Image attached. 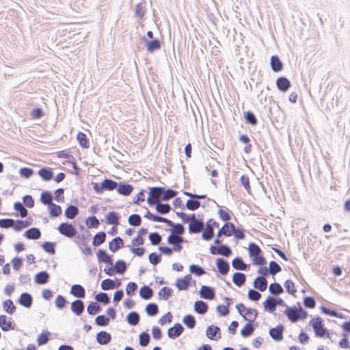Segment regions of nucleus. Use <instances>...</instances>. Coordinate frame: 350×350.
I'll use <instances>...</instances> for the list:
<instances>
[{
	"instance_id": "obj_1",
	"label": "nucleus",
	"mask_w": 350,
	"mask_h": 350,
	"mask_svg": "<svg viewBox=\"0 0 350 350\" xmlns=\"http://www.w3.org/2000/svg\"><path fill=\"white\" fill-rule=\"evenodd\" d=\"M144 217L153 221L162 222L165 224L167 226L172 227L173 228L172 230H174V234H183L185 232V228L183 224H174L167 218L151 213L148 209L146 213L144 215Z\"/></svg>"
},
{
	"instance_id": "obj_2",
	"label": "nucleus",
	"mask_w": 350,
	"mask_h": 350,
	"mask_svg": "<svg viewBox=\"0 0 350 350\" xmlns=\"http://www.w3.org/2000/svg\"><path fill=\"white\" fill-rule=\"evenodd\" d=\"M248 252L254 265H264L266 264L265 258L261 255L262 250L257 244L253 242L250 243L248 246Z\"/></svg>"
},
{
	"instance_id": "obj_3",
	"label": "nucleus",
	"mask_w": 350,
	"mask_h": 350,
	"mask_svg": "<svg viewBox=\"0 0 350 350\" xmlns=\"http://www.w3.org/2000/svg\"><path fill=\"white\" fill-rule=\"evenodd\" d=\"M309 325L312 327L317 337L323 338L327 336V338H330L327 329L324 327L323 320L320 317L313 318Z\"/></svg>"
},
{
	"instance_id": "obj_4",
	"label": "nucleus",
	"mask_w": 350,
	"mask_h": 350,
	"mask_svg": "<svg viewBox=\"0 0 350 350\" xmlns=\"http://www.w3.org/2000/svg\"><path fill=\"white\" fill-rule=\"evenodd\" d=\"M236 308L239 314L241 315L245 320L248 321H251V322L256 320L258 312L255 309L246 308L244 304L241 303L237 304Z\"/></svg>"
},
{
	"instance_id": "obj_5",
	"label": "nucleus",
	"mask_w": 350,
	"mask_h": 350,
	"mask_svg": "<svg viewBox=\"0 0 350 350\" xmlns=\"http://www.w3.org/2000/svg\"><path fill=\"white\" fill-rule=\"evenodd\" d=\"M57 230L61 234L70 239L75 237L77 234V230L74 226L68 222L60 224L57 228Z\"/></svg>"
},
{
	"instance_id": "obj_6",
	"label": "nucleus",
	"mask_w": 350,
	"mask_h": 350,
	"mask_svg": "<svg viewBox=\"0 0 350 350\" xmlns=\"http://www.w3.org/2000/svg\"><path fill=\"white\" fill-rule=\"evenodd\" d=\"M213 226L219 227V223L214 221L213 219H210L206 224V227H204V230L202 234V238L204 241H210L214 236Z\"/></svg>"
},
{
	"instance_id": "obj_7",
	"label": "nucleus",
	"mask_w": 350,
	"mask_h": 350,
	"mask_svg": "<svg viewBox=\"0 0 350 350\" xmlns=\"http://www.w3.org/2000/svg\"><path fill=\"white\" fill-rule=\"evenodd\" d=\"M218 247L211 245L210 247V252L213 255H221L226 257H228L232 254V250L228 245L225 244L217 245Z\"/></svg>"
},
{
	"instance_id": "obj_8",
	"label": "nucleus",
	"mask_w": 350,
	"mask_h": 350,
	"mask_svg": "<svg viewBox=\"0 0 350 350\" xmlns=\"http://www.w3.org/2000/svg\"><path fill=\"white\" fill-rule=\"evenodd\" d=\"M298 306L300 304L298 303ZM299 306H286L284 314L291 323H296L299 321Z\"/></svg>"
},
{
	"instance_id": "obj_9",
	"label": "nucleus",
	"mask_w": 350,
	"mask_h": 350,
	"mask_svg": "<svg viewBox=\"0 0 350 350\" xmlns=\"http://www.w3.org/2000/svg\"><path fill=\"white\" fill-rule=\"evenodd\" d=\"M200 296L202 299L212 300L215 297V289L211 286L203 285L200 291Z\"/></svg>"
},
{
	"instance_id": "obj_10",
	"label": "nucleus",
	"mask_w": 350,
	"mask_h": 350,
	"mask_svg": "<svg viewBox=\"0 0 350 350\" xmlns=\"http://www.w3.org/2000/svg\"><path fill=\"white\" fill-rule=\"evenodd\" d=\"M204 224L202 219L191 220L189 224V232L190 234H198L203 231Z\"/></svg>"
},
{
	"instance_id": "obj_11",
	"label": "nucleus",
	"mask_w": 350,
	"mask_h": 350,
	"mask_svg": "<svg viewBox=\"0 0 350 350\" xmlns=\"http://www.w3.org/2000/svg\"><path fill=\"white\" fill-rule=\"evenodd\" d=\"M183 326L180 323H176L173 327H171L167 329V336L170 338L175 339L180 336L183 334Z\"/></svg>"
},
{
	"instance_id": "obj_12",
	"label": "nucleus",
	"mask_w": 350,
	"mask_h": 350,
	"mask_svg": "<svg viewBox=\"0 0 350 350\" xmlns=\"http://www.w3.org/2000/svg\"><path fill=\"white\" fill-rule=\"evenodd\" d=\"M142 40L146 43L147 51L149 53H152L161 48V42L158 39H152V40H150L146 37L144 36L142 37Z\"/></svg>"
},
{
	"instance_id": "obj_13",
	"label": "nucleus",
	"mask_w": 350,
	"mask_h": 350,
	"mask_svg": "<svg viewBox=\"0 0 350 350\" xmlns=\"http://www.w3.org/2000/svg\"><path fill=\"white\" fill-rule=\"evenodd\" d=\"M284 327L282 325H278L275 327L269 329L270 336L275 341H281L283 339V332Z\"/></svg>"
},
{
	"instance_id": "obj_14",
	"label": "nucleus",
	"mask_w": 350,
	"mask_h": 350,
	"mask_svg": "<svg viewBox=\"0 0 350 350\" xmlns=\"http://www.w3.org/2000/svg\"><path fill=\"white\" fill-rule=\"evenodd\" d=\"M276 86L280 91L286 92L291 86V83L286 77H280L276 80Z\"/></svg>"
},
{
	"instance_id": "obj_15",
	"label": "nucleus",
	"mask_w": 350,
	"mask_h": 350,
	"mask_svg": "<svg viewBox=\"0 0 350 350\" xmlns=\"http://www.w3.org/2000/svg\"><path fill=\"white\" fill-rule=\"evenodd\" d=\"M96 254L99 262L106 263L109 265H113L112 256L108 254L105 250L99 249Z\"/></svg>"
},
{
	"instance_id": "obj_16",
	"label": "nucleus",
	"mask_w": 350,
	"mask_h": 350,
	"mask_svg": "<svg viewBox=\"0 0 350 350\" xmlns=\"http://www.w3.org/2000/svg\"><path fill=\"white\" fill-rule=\"evenodd\" d=\"M191 280V276L189 274L183 278H178L176 282V286L180 291L187 290L189 286Z\"/></svg>"
},
{
	"instance_id": "obj_17",
	"label": "nucleus",
	"mask_w": 350,
	"mask_h": 350,
	"mask_svg": "<svg viewBox=\"0 0 350 350\" xmlns=\"http://www.w3.org/2000/svg\"><path fill=\"white\" fill-rule=\"evenodd\" d=\"M216 266L219 272L223 275H227L230 270V265L228 262L221 258L217 260Z\"/></svg>"
},
{
	"instance_id": "obj_18",
	"label": "nucleus",
	"mask_w": 350,
	"mask_h": 350,
	"mask_svg": "<svg viewBox=\"0 0 350 350\" xmlns=\"http://www.w3.org/2000/svg\"><path fill=\"white\" fill-rule=\"evenodd\" d=\"M234 231V224L227 222L223 225L221 228L217 232V236L221 237L225 235L226 237H230L232 235Z\"/></svg>"
},
{
	"instance_id": "obj_19",
	"label": "nucleus",
	"mask_w": 350,
	"mask_h": 350,
	"mask_svg": "<svg viewBox=\"0 0 350 350\" xmlns=\"http://www.w3.org/2000/svg\"><path fill=\"white\" fill-rule=\"evenodd\" d=\"M18 302L25 308H29L33 303V298L29 293H23L18 298Z\"/></svg>"
},
{
	"instance_id": "obj_20",
	"label": "nucleus",
	"mask_w": 350,
	"mask_h": 350,
	"mask_svg": "<svg viewBox=\"0 0 350 350\" xmlns=\"http://www.w3.org/2000/svg\"><path fill=\"white\" fill-rule=\"evenodd\" d=\"M133 190V187L123 182H120L118 184L117 191L119 194L122 196H129Z\"/></svg>"
},
{
	"instance_id": "obj_21",
	"label": "nucleus",
	"mask_w": 350,
	"mask_h": 350,
	"mask_svg": "<svg viewBox=\"0 0 350 350\" xmlns=\"http://www.w3.org/2000/svg\"><path fill=\"white\" fill-rule=\"evenodd\" d=\"M70 309L73 313L80 316L84 311V303L81 299H76L72 302Z\"/></svg>"
},
{
	"instance_id": "obj_22",
	"label": "nucleus",
	"mask_w": 350,
	"mask_h": 350,
	"mask_svg": "<svg viewBox=\"0 0 350 350\" xmlns=\"http://www.w3.org/2000/svg\"><path fill=\"white\" fill-rule=\"evenodd\" d=\"M254 287L258 291L263 292L267 289V281L262 275H259L254 281Z\"/></svg>"
},
{
	"instance_id": "obj_23",
	"label": "nucleus",
	"mask_w": 350,
	"mask_h": 350,
	"mask_svg": "<svg viewBox=\"0 0 350 350\" xmlns=\"http://www.w3.org/2000/svg\"><path fill=\"white\" fill-rule=\"evenodd\" d=\"M270 65L272 70L275 72H278L283 69V63L278 55L271 57Z\"/></svg>"
},
{
	"instance_id": "obj_24",
	"label": "nucleus",
	"mask_w": 350,
	"mask_h": 350,
	"mask_svg": "<svg viewBox=\"0 0 350 350\" xmlns=\"http://www.w3.org/2000/svg\"><path fill=\"white\" fill-rule=\"evenodd\" d=\"M123 247L124 241L120 237H115L109 243V249L112 252H116Z\"/></svg>"
},
{
	"instance_id": "obj_25",
	"label": "nucleus",
	"mask_w": 350,
	"mask_h": 350,
	"mask_svg": "<svg viewBox=\"0 0 350 350\" xmlns=\"http://www.w3.org/2000/svg\"><path fill=\"white\" fill-rule=\"evenodd\" d=\"M111 340V336L105 331H100L96 335V341L100 345H107Z\"/></svg>"
},
{
	"instance_id": "obj_26",
	"label": "nucleus",
	"mask_w": 350,
	"mask_h": 350,
	"mask_svg": "<svg viewBox=\"0 0 350 350\" xmlns=\"http://www.w3.org/2000/svg\"><path fill=\"white\" fill-rule=\"evenodd\" d=\"M70 293L77 298H84L85 296V288L80 284H74L70 289Z\"/></svg>"
},
{
	"instance_id": "obj_27",
	"label": "nucleus",
	"mask_w": 350,
	"mask_h": 350,
	"mask_svg": "<svg viewBox=\"0 0 350 350\" xmlns=\"http://www.w3.org/2000/svg\"><path fill=\"white\" fill-rule=\"evenodd\" d=\"M49 278L50 275L47 271H40L35 275V282L38 284L42 285L48 282Z\"/></svg>"
},
{
	"instance_id": "obj_28",
	"label": "nucleus",
	"mask_w": 350,
	"mask_h": 350,
	"mask_svg": "<svg viewBox=\"0 0 350 350\" xmlns=\"http://www.w3.org/2000/svg\"><path fill=\"white\" fill-rule=\"evenodd\" d=\"M40 178L44 181H49L52 179L53 172L50 167H42L38 172Z\"/></svg>"
},
{
	"instance_id": "obj_29",
	"label": "nucleus",
	"mask_w": 350,
	"mask_h": 350,
	"mask_svg": "<svg viewBox=\"0 0 350 350\" xmlns=\"http://www.w3.org/2000/svg\"><path fill=\"white\" fill-rule=\"evenodd\" d=\"M0 327L3 331H9L14 329V325L11 321L7 320L5 315H0Z\"/></svg>"
},
{
	"instance_id": "obj_30",
	"label": "nucleus",
	"mask_w": 350,
	"mask_h": 350,
	"mask_svg": "<svg viewBox=\"0 0 350 350\" xmlns=\"http://www.w3.org/2000/svg\"><path fill=\"white\" fill-rule=\"evenodd\" d=\"M153 290L147 285L142 286L139 289V296L145 300L150 299L153 296Z\"/></svg>"
},
{
	"instance_id": "obj_31",
	"label": "nucleus",
	"mask_w": 350,
	"mask_h": 350,
	"mask_svg": "<svg viewBox=\"0 0 350 350\" xmlns=\"http://www.w3.org/2000/svg\"><path fill=\"white\" fill-rule=\"evenodd\" d=\"M24 235L28 239L36 240L40 238L41 232L37 228H31L25 231Z\"/></svg>"
},
{
	"instance_id": "obj_32",
	"label": "nucleus",
	"mask_w": 350,
	"mask_h": 350,
	"mask_svg": "<svg viewBox=\"0 0 350 350\" xmlns=\"http://www.w3.org/2000/svg\"><path fill=\"white\" fill-rule=\"evenodd\" d=\"M208 308V304L204 301L198 300L194 304V310L199 314H205Z\"/></svg>"
},
{
	"instance_id": "obj_33",
	"label": "nucleus",
	"mask_w": 350,
	"mask_h": 350,
	"mask_svg": "<svg viewBox=\"0 0 350 350\" xmlns=\"http://www.w3.org/2000/svg\"><path fill=\"white\" fill-rule=\"evenodd\" d=\"M232 266L234 269L239 271H245L248 267L241 257L234 258L232 261Z\"/></svg>"
},
{
	"instance_id": "obj_34",
	"label": "nucleus",
	"mask_w": 350,
	"mask_h": 350,
	"mask_svg": "<svg viewBox=\"0 0 350 350\" xmlns=\"http://www.w3.org/2000/svg\"><path fill=\"white\" fill-rule=\"evenodd\" d=\"M245 280L246 276L244 273L241 272H235L233 274L232 282L236 286L239 287L243 286L245 284Z\"/></svg>"
},
{
	"instance_id": "obj_35",
	"label": "nucleus",
	"mask_w": 350,
	"mask_h": 350,
	"mask_svg": "<svg viewBox=\"0 0 350 350\" xmlns=\"http://www.w3.org/2000/svg\"><path fill=\"white\" fill-rule=\"evenodd\" d=\"M167 241L169 244H182L185 242V239L182 237V234H174V230H172L171 234L167 237Z\"/></svg>"
},
{
	"instance_id": "obj_36",
	"label": "nucleus",
	"mask_w": 350,
	"mask_h": 350,
	"mask_svg": "<svg viewBox=\"0 0 350 350\" xmlns=\"http://www.w3.org/2000/svg\"><path fill=\"white\" fill-rule=\"evenodd\" d=\"M113 269L116 273L122 275L127 269V265L124 260H118L116 262Z\"/></svg>"
},
{
	"instance_id": "obj_37",
	"label": "nucleus",
	"mask_w": 350,
	"mask_h": 350,
	"mask_svg": "<svg viewBox=\"0 0 350 350\" xmlns=\"http://www.w3.org/2000/svg\"><path fill=\"white\" fill-rule=\"evenodd\" d=\"M48 209L49 211V217L54 218L60 215L62 213V208L59 205L55 204L54 203L51 204L48 206Z\"/></svg>"
},
{
	"instance_id": "obj_38",
	"label": "nucleus",
	"mask_w": 350,
	"mask_h": 350,
	"mask_svg": "<svg viewBox=\"0 0 350 350\" xmlns=\"http://www.w3.org/2000/svg\"><path fill=\"white\" fill-rule=\"evenodd\" d=\"M264 309L269 312H273L276 310L275 302L273 301V297L269 296L263 302Z\"/></svg>"
},
{
	"instance_id": "obj_39",
	"label": "nucleus",
	"mask_w": 350,
	"mask_h": 350,
	"mask_svg": "<svg viewBox=\"0 0 350 350\" xmlns=\"http://www.w3.org/2000/svg\"><path fill=\"white\" fill-rule=\"evenodd\" d=\"M119 215L115 211L109 212L106 215V222L110 225H118L119 224Z\"/></svg>"
},
{
	"instance_id": "obj_40",
	"label": "nucleus",
	"mask_w": 350,
	"mask_h": 350,
	"mask_svg": "<svg viewBox=\"0 0 350 350\" xmlns=\"http://www.w3.org/2000/svg\"><path fill=\"white\" fill-rule=\"evenodd\" d=\"M79 214V208L75 205H69L65 210V216L69 219H74Z\"/></svg>"
},
{
	"instance_id": "obj_41",
	"label": "nucleus",
	"mask_w": 350,
	"mask_h": 350,
	"mask_svg": "<svg viewBox=\"0 0 350 350\" xmlns=\"http://www.w3.org/2000/svg\"><path fill=\"white\" fill-rule=\"evenodd\" d=\"M200 206V202L197 200L195 198L189 199L187 202L185 206H183L182 209H185V208L190 211H196L198 209Z\"/></svg>"
},
{
	"instance_id": "obj_42",
	"label": "nucleus",
	"mask_w": 350,
	"mask_h": 350,
	"mask_svg": "<svg viewBox=\"0 0 350 350\" xmlns=\"http://www.w3.org/2000/svg\"><path fill=\"white\" fill-rule=\"evenodd\" d=\"M254 329L251 321H249L241 330V335L244 338L249 337L253 334Z\"/></svg>"
},
{
	"instance_id": "obj_43",
	"label": "nucleus",
	"mask_w": 350,
	"mask_h": 350,
	"mask_svg": "<svg viewBox=\"0 0 350 350\" xmlns=\"http://www.w3.org/2000/svg\"><path fill=\"white\" fill-rule=\"evenodd\" d=\"M40 201L43 204L50 206L53 203L52 193L49 191H43L40 195Z\"/></svg>"
},
{
	"instance_id": "obj_44",
	"label": "nucleus",
	"mask_w": 350,
	"mask_h": 350,
	"mask_svg": "<svg viewBox=\"0 0 350 350\" xmlns=\"http://www.w3.org/2000/svg\"><path fill=\"white\" fill-rule=\"evenodd\" d=\"M139 315L137 312H131L126 316V321L131 325L135 326L139 322Z\"/></svg>"
},
{
	"instance_id": "obj_45",
	"label": "nucleus",
	"mask_w": 350,
	"mask_h": 350,
	"mask_svg": "<svg viewBox=\"0 0 350 350\" xmlns=\"http://www.w3.org/2000/svg\"><path fill=\"white\" fill-rule=\"evenodd\" d=\"M161 200L167 201L174 198L178 194V192L172 189H165L162 191Z\"/></svg>"
},
{
	"instance_id": "obj_46",
	"label": "nucleus",
	"mask_w": 350,
	"mask_h": 350,
	"mask_svg": "<svg viewBox=\"0 0 350 350\" xmlns=\"http://www.w3.org/2000/svg\"><path fill=\"white\" fill-rule=\"evenodd\" d=\"M105 239H106L105 232H98L94 235V237L93 238L92 244L96 247L99 246L100 245L103 244L105 241Z\"/></svg>"
},
{
	"instance_id": "obj_47",
	"label": "nucleus",
	"mask_w": 350,
	"mask_h": 350,
	"mask_svg": "<svg viewBox=\"0 0 350 350\" xmlns=\"http://www.w3.org/2000/svg\"><path fill=\"white\" fill-rule=\"evenodd\" d=\"M217 334L220 335V328L218 326L212 325L207 327L206 334L208 338L215 340V336Z\"/></svg>"
},
{
	"instance_id": "obj_48",
	"label": "nucleus",
	"mask_w": 350,
	"mask_h": 350,
	"mask_svg": "<svg viewBox=\"0 0 350 350\" xmlns=\"http://www.w3.org/2000/svg\"><path fill=\"white\" fill-rule=\"evenodd\" d=\"M269 291L273 295H279L284 292L283 288L278 282L271 283L269 286Z\"/></svg>"
},
{
	"instance_id": "obj_49",
	"label": "nucleus",
	"mask_w": 350,
	"mask_h": 350,
	"mask_svg": "<svg viewBox=\"0 0 350 350\" xmlns=\"http://www.w3.org/2000/svg\"><path fill=\"white\" fill-rule=\"evenodd\" d=\"M77 139L81 147L86 148L90 146L89 139L84 133L79 132L77 135Z\"/></svg>"
},
{
	"instance_id": "obj_50",
	"label": "nucleus",
	"mask_w": 350,
	"mask_h": 350,
	"mask_svg": "<svg viewBox=\"0 0 350 350\" xmlns=\"http://www.w3.org/2000/svg\"><path fill=\"white\" fill-rule=\"evenodd\" d=\"M118 184V183L117 182H116L115 180H113L112 179L105 178L103 181L102 187H105V190L113 191L116 189H117Z\"/></svg>"
},
{
	"instance_id": "obj_51",
	"label": "nucleus",
	"mask_w": 350,
	"mask_h": 350,
	"mask_svg": "<svg viewBox=\"0 0 350 350\" xmlns=\"http://www.w3.org/2000/svg\"><path fill=\"white\" fill-rule=\"evenodd\" d=\"M183 322L189 328L193 329L196 325L195 317L191 314H187L183 319Z\"/></svg>"
},
{
	"instance_id": "obj_52",
	"label": "nucleus",
	"mask_w": 350,
	"mask_h": 350,
	"mask_svg": "<svg viewBox=\"0 0 350 350\" xmlns=\"http://www.w3.org/2000/svg\"><path fill=\"white\" fill-rule=\"evenodd\" d=\"M163 190V187H153L150 188L149 194L154 198L161 200L162 191Z\"/></svg>"
},
{
	"instance_id": "obj_53",
	"label": "nucleus",
	"mask_w": 350,
	"mask_h": 350,
	"mask_svg": "<svg viewBox=\"0 0 350 350\" xmlns=\"http://www.w3.org/2000/svg\"><path fill=\"white\" fill-rule=\"evenodd\" d=\"M101 307L96 302H91L87 308V312L90 315H95L101 311Z\"/></svg>"
},
{
	"instance_id": "obj_54",
	"label": "nucleus",
	"mask_w": 350,
	"mask_h": 350,
	"mask_svg": "<svg viewBox=\"0 0 350 350\" xmlns=\"http://www.w3.org/2000/svg\"><path fill=\"white\" fill-rule=\"evenodd\" d=\"M146 312L148 316L154 317L159 312L158 306L154 303H150L146 306Z\"/></svg>"
},
{
	"instance_id": "obj_55",
	"label": "nucleus",
	"mask_w": 350,
	"mask_h": 350,
	"mask_svg": "<svg viewBox=\"0 0 350 350\" xmlns=\"http://www.w3.org/2000/svg\"><path fill=\"white\" fill-rule=\"evenodd\" d=\"M155 208L157 213H159V214L165 215L170 211L171 206L169 204H163L159 202V204H156Z\"/></svg>"
},
{
	"instance_id": "obj_56",
	"label": "nucleus",
	"mask_w": 350,
	"mask_h": 350,
	"mask_svg": "<svg viewBox=\"0 0 350 350\" xmlns=\"http://www.w3.org/2000/svg\"><path fill=\"white\" fill-rule=\"evenodd\" d=\"M3 308L10 314H12L16 310V306L11 299H8L3 303Z\"/></svg>"
},
{
	"instance_id": "obj_57",
	"label": "nucleus",
	"mask_w": 350,
	"mask_h": 350,
	"mask_svg": "<svg viewBox=\"0 0 350 350\" xmlns=\"http://www.w3.org/2000/svg\"><path fill=\"white\" fill-rule=\"evenodd\" d=\"M268 269H269V273L272 275H275L282 271V268L279 265V264L277 262L273 261V260L269 262Z\"/></svg>"
},
{
	"instance_id": "obj_58",
	"label": "nucleus",
	"mask_w": 350,
	"mask_h": 350,
	"mask_svg": "<svg viewBox=\"0 0 350 350\" xmlns=\"http://www.w3.org/2000/svg\"><path fill=\"white\" fill-rule=\"evenodd\" d=\"M55 242L46 241L42 244V247L46 252L54 254L55 253Z\"/></svg>"
},
{
	"instance_id": "obj_59",
	"label": "nucleus",
	"mask_w": 350,
	"mask_h": 350,
	"mask_svg": "<svg viewBox=\"0 0 350 350\" xmlns=\"http://www.w3.org/2000/svg\"><path fill=\"white\" fill-rule=\"evenodd\" d=\"M128 222L131 226H139L142 223V218L138 214H132L129 217Z\"/></svg>"
},
{
	"instance_id": "obj_60",
	"label": "nucleus",
	"mask_w": 350,
	"mask_h": 350,
	"mask_svg": "<svg viewBox=\"0 0 350 350\" xmlns=\"http://www.w3.org/2000/svg\"><path fill=\"white\" fill-rule=\"evenodd\" d=\"M100 287L103 291H109L115 288V282L111 279H105L101 282Z\"/></svg>"
},
{
	"instance_id": "obj_61",
	"label": "nucleus",
	"mask_w": 350,
	"mask_h": 350,
	"mask_svg": "<svg viewBox=\"0 0 350 350\" xmlns=\"http://www.w3.org/2000/svg\"><path fill=\"white\" fill-rule=\"evenodd\" d=\"M244 118L248 124H250L253 126L256 125L258 123V120L256 116L253 112L250 111H246L244 113Z\"/></svg>"
},
{
	"instance_id": "obj_62",
	"label": "nucleus",
	"mask_w": 350,
	"mask_h": 350,
	"mask_svg": "<svg viewBox=\"0 0 350 350\" xmlns=\"http://www.w3.org/2000/svg\"><path fill=\"white\" fill-rule=\"evenodd\" d=\"M96 301L107 305L110 303V297L106 293H99L95 296Z\"/></svg>"
},
{
	"instance_id": "obj_63",
	"label": "nucleus",
	"mask_w": 350,
	"mask_h": 350,
	"mask_svg": "<svg viewBox=\"0 0 350 350\" xmlns=\"http://www.w3.org/2000/svg\"><path fill=\"white\" fill-rule=\"evenodd\" d=\"M172 291L171 288L165 286L159 291L158 295L160 298L167 300L171 296Z\"/></svg>"
},
{
	"instance_id": "obj_64",
	"label": "nucleus",
	"mask_w": 350,
	"mask_h": 350,
	"mask_svg": "<svg viewBox=\"0 0 350 350\" xmlns=\"http://www.w3.org/2000/svg\"><path fill=\"white\" fill-rule=\"evenodd\" d=\"M189 271L191 273L198 276H201L206 273L203 267L200 265L193 264L189 266Z\"/></svg>"
}]
</instances>
